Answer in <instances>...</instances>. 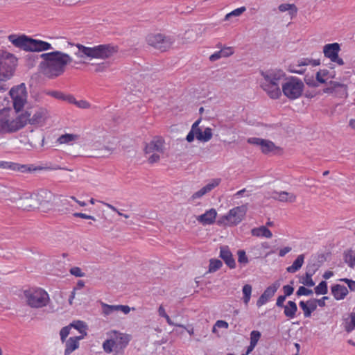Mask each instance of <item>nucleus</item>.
<instances>
[{"label":"nucleus","instance_id":"1","mask_svg":"<svg viewBox=\"0 0 355 355\" xmlns=\"http://www.w3.org/2000/svg\"><path fill=\"white\" fill-rule=\"evenodd\" d=\"M42 61L39 64L41 73L49 78L61 76L66 66L72 62V58L67 53L59 51L44 53L40 55Z\"/></svg>","mask_w":355,"mask_h":355},{"label":"nucleus","instance_id":"2","mask_svg":"<svg viewBox=\"0 0 355 355\" xmlns=\"http://www.w3.org/2000/svg\"><path fill=\"white\" fill-rule=\"evenodd\" d=\"M8 38L15 47L19 48L25 51L42 52L53 49L50 43L33 39L25 35H10Z\"/></svg>","mask_w":355,"mask_h":355},{"label":"nucleus","instance_id":"3","mask_svg":"<svg viewBox=\"0 0 355 355\" xmlns=\"http://www.w3.org/2000/svg\"><path fill=\"white\" fill-rule=\"evenodd\" d=\"M107 339L103 343L102 347L107 354L114 352L116 354L123 351L131 340V336L116 330L106 332Z\"/></svg>","mask_w":355,"mask_h":355},{"label":"nucleus","instance_id":"4","mask_svg":"<svg viewBox=\"0 0 355 355\" xmlns=\"http://www.w3.org/2000/svg\"><path fill=\"white\" fill-rule=\"evenodd\" d=\"M78 51L75 55L79 58L85 56L92 58L106 59L114 55L117 51V46L111 44H101L94 47H86L82 44H77Z\"/></svg>","mask_w":355,"mask_h":355},{"label":"nucleus","instance_id":"5","mask_svg":"<svg viewBox=\"0 0 355 355\" xmlns=\"http://www.w3.org/2000/svg\"><path fill=\"white\" fill-rule=\"evenodd\" d=\"M24 295L26 304L35 309L46 306L50 300L48 293L40 288H31L25 290Z\"/></svg>","mask_w":355,"mask_h":355},{"label":"nucleus","instance_id":"6","mask_svg":"<svg viewBox=\"0 0 355 355\" xmlns=\"http://www.w3.org/2000/svg\"><path fill=\"white\" fill-rule=\"evenodd\" d=\"M17 58L11 53L0 51V81H6L14 75Z\"/></svg>","mask_w":355,"mask_h":355},{"label":"nucleus","instance_id":"7","mask_svg":"<svg viewBox=\"0 0 355 355\" xmlns=\"http://www.w3.org/2000/svg\"><path fill=\"white\" fill-rule=\"evenodd\" d=\"M282 88L284 94L289 99H296L299 98L304 89L303 82L297 78L291 77L286 81L282 83Z\"/></svg>","mask_w":355,"mask_h":355},{"label":"nucleus","instance_id":"8","mask_svg":"<svg viewBox=\"0 0 355 355\" xmlns=\"http://www.w3.org/2000/svg\"><path fill=\"white\" fill-rule=\"evenodd\" d=\"M10 171H19L21 173H30L42 170H60L64 169L59 166H34L33 165L20 164L12 162H2V168Z\"/></svg>","mask_w":355,"mask_h":355},{"label":"nucleus","instance_id":"9","mask_svg":"<svg viewBox=\"0 0 355 355\" xmlns=\"http://www.w3.org/2000/svg\"><path fill=\"white\" fill-rule=\"evenodd\" d=\"M146 42L150 46L161 51H166L171 48L174 40L162 34H150L146 37Z\"/></svg>","mask_w":355,"mask_h":355},{"label":"nucleus","instance_id":"10","mask_svg":"<svg viewBox=\"0 0 355 355\" xmlns=\"http://www.w3.org/2000/svg\"><path fill=\"white\" fill-rule=\"evenodd\" d=\"M10 96L13 101V106L17 112L24 107L27 98V92L24 84L13 87L10 91Z\"/></svg>","mask_w":355,"mask_h":355},{"label":"nucleus","instance_id":"11","mask_svg":"<svg viewBox=\"0 0 355 355\" xmlns=\"http://www.w3.org/2000/svg\"><path fill=\"white\" fill-rule=\"evenodd\" d=\"M247 211L246 205L236 207L230 210L229 213L222 218L223 222L227 221L229 225H236L241 223Z\"/></svg>","mask_w":355,"mask_h":355},{"label":"nucleus","instance_id":"12","mask_svg":"<svg viewBox=\"0 0 355 355\" xmlns=\"http://www.w3.org/2000/svg\"><path fill=\"white\" fill-rule=\"evenodd\" d=\"M14 202L18 208L23 210L31 211L38 208V202L35 200V195L29 193H24L18 198H15Z\"/></svg>","mask_w":355,"mask_h":355},{"label":"nucleus","instance_id":"13","mask_svg":"<svg viewBox=\"0 0 355 355\" xmlns=\"http://www.w3.org/2000/svg\"><path fill=\"white\" fill-rule=\"evenodd\" d=\"M340 50L339 44L332 43L324 46L323 53L326 58H329L331 62L337 63L342 66L344 62L342 58H339L338 53Z\"/></svg>","mask_w":355,"mask_h":355},{"label":"nucleus","instance_id":"14","mask_svg":"<svg viewBox=\"0 0 355 355\" xmlns=\"http://www.w3.org/2000/svg\"><path fill=\"white\" fill-rule=\"evenodd\" d=\"M29 112H31L30 124L32 125L42 123L49 117V112L44 107L31 109Z\"/></svg>","mask_w":355,"mask_h":355},{"label":"nucleus","instance_id":"15","mask_svg":"<svg viewBox=\"0 0 355 355\" xmlns=\"http://www.w3.org/2000/svg\"><path fill=\"white\" fill-rule=\"evenodd\" d=\"M263 80L261 82H270L271 84L282 85V80L284 79L285 73L282 70H269L261 72Z\"/></svg>","mask_w":355,"mask_h":355},{"label":"nucleus","instance_id":"16","mask_svg":"<svg viewBox=\"0 0 355 355\" xmlns=\"http://www.w3.org/2000/svg\"><path fill=\"white\" fill-rule=\"evenodd\" d=\"M144 151L146 155L150 154L151 153H164V140L159 137H154L146 145Z\"/></svg>","mask_w":355,"mask_h":355},{"label":"nucleus","instance_id":"17","mask_svg":"<svg viewBox=\"0 0 355 355\" xmlns=\"http://www.w3.org/2000/svg\"><path fill=\"white\" fill-rule=\"evenodd\" d=\"M248 142L249 144L260 146L261 152L265 154H267L277 148L273 142L261 138H249L248 139Z\"/></svg>","mask_w":355,"mask_h":355},{"label":"nucleus","instance_id":"18","mask_svg":"<svg viewBox=\"0 0 355 355\" xmlns=\"http://www.w3.org/2000/svg\"><path fill=\"white\" fill-rule=\"evenodd\" d=\"M324 93H334L340 97L347 96V87L345 85L336 81H331L329 86L323 89Z\"/></svg>","mask_w":355,"mask_h":355},{"label":"nucleus","instance_id":"19","mask_svg":"<svg viewBox=\"0 0 355 355\" xmlns=\"http://www.w3.org/2000/svg\"><path fill=\"white\" fill-rule=\"evenodd\" d=\"M279 286V282H276L268 286L258 299L257 306L260 307L265 304L275 295Z\"/></svg>","mask_w":355,"mask_h":355},{"label":"nucleus","instance_id":"20","mask_svg":"<svg viewBox=\"0 0 355 355\" xmlns=\"http://www.w3.org/2000/svg\"><path fill=\"white\" fill-rule=\"evenodd\" d=\"M35 197L39 208L52 205L54 196L50 191L42 189L35 195Z\"/></svg>","mask_w":355,"mask_h":355},{"label":"nucleus","instance_id":"21","mask_svg":"<svg viewBox=\"0 0 355 355\" xmlns=\"http://www.w3.org/2000/svg\"><path fill=\"white\" fill-rule=\"evenodd\" d=\"M102 313L105 316L110 315L114 312L121 311L124 314H128L130 308L128 305H109L101 302Z\"/></svg>","mask_w":355,"mask_h":355},{"label":"nucleus","instance_id":"22","mask_svg":"<svg viewBox=\"0 0 355 355\" xmlns=\"http://www.w3.org/2000/svg\"><path fill=\"white\" fill-rule=\"evenodd\" d=\"M280 85L271 84L270 82H261V87L268 94V95L274 99L278 98L281 96Z\"/></svg>","mask_w":355,"mask_h":355},{"label":"nucleus","instance_id":"23","mask_svg":"<svg viewBox=\"0 0 355 355\" xmlns=\"http://www.w3.org/2000/svg\"><path fill=\"white\" fill-rule=\"evenodd\" d=\"M220 257L230 268L234 269L236 268L235 259L228 246L225 245L220 248Z\"/></svg>","mask_w":355,"mask_h":355},{"label":"nucleus","instance_id":"24","mask_svg":"<svg viewBox=\"0 0 355 355\" xmlns=\"http://www.w3.org/2000/svg\"><path fill=\"white\" fill-rule=\"evenodd\" d=\"M87 335V332H84L83 335L79 336L70 337L65 343L64 355L71 354L74 350L78 348L79 341L84 338Z\"/></svg>","mask_w":355,"mask_h":355},{"label":"nucleus","instance_id":"25","mask_svg":"<svg viewBox=\"0 0 355 355\" xmlns=\"http://www.w3.org/2000/svg\"><path fill=\"white\" fill-rule=\"evenodd\" d=\"M21 129L17 119H3L0 121V130L6 132H13Z\"/></svg>","mask_w":355,"mask_h":355},{"label":"nucleus","instance_id":"26","mask_svg":"<svg viewBox=\"0 0 355 355\" xmlns=\"http://www.w3.org/2000/svg\"><path fill=\"white\" fill-rule=\"evenodd\" d=\"M220 182V179H213L211 180L209 183H208L207 185L203 187L202 189H200L199 191L195 192L192 195L193 199H196L201 198L206 193L210 192L212 189H214L215 187H216Z\"/></svg>","mask_w":355,"mask_h":355},{"label":"nucleus","instance_id":"27","mask_svg":"<svg viewBox=\"0 0 355 355\" xmlns=\"http://www.w3.org/2000/svg\"><path fill=\"white\" fill-rule=\"evenodd\" d=\"M220 182V179H213L211 180L209 183H208L207 185L203 187L202 189H200L199 191L195 192L192 195L193 199H196L201 198L206 193L210 192L212 189H214L215 187H216Z\"/></svg>","mask_w":355,"mask_h":355},{"label":"nucleus","instance_id":"28","mask_svg":"<svg viewBox=\"0 0 355 355\" xmlns=\"http://www.w3.org/2000/svg\"><path fill=\"white\" fill-rule=\"evenodd\" d=\"M217 212L214 209H210L205 214L198 216L197 220L203 225H210L214 223Z\"/></svg>","mask_w":355,"mask_h":355},{"label":"nucleus","instance_id":"29","mask_svg":"<svg viewBox=\"0 0 355 355\" xmlns=\"http://www.w3.org/2000/svg\"><path fill=\"white\" fill-rule=\"evenodd\" d=\"M299 304L304 312V316L305 318L311 317L312 312L315 311L317 309V305L315 304L313 299H311L306 302L301 301Z\"/></svg>","mask_w":355,"mask_h":355},{"label":"nucleus","instance_id":"30","mask_svg":"<svg viewBox=\"0 0 355 355\" xmlns=\"http://www.w3.org/2000/svg\"><path fill=\"white\" fill-rule=\"evenodd\" d=\"M273 198L280 202L289 203L295 202L297 198L294 193L286 191L275 192V196Z\"/></svg>","mask_w":355,"mask_h":355},{"label":"nucleus","instance_id":"31","mask_svg":"<svg viewBox=\"0 0 355 355\" xmlns=\"http://www.w3.org/2000/svg\"><path fill=\"white\" fill-rule=\"evenodd\" d=\"M331 293L337 300H340L345 297L348 290L345 286L336 284L331 287Z\"/></svg>","mask_w":355,"mask_h":355},{"label":"nucleus","instance_id":"32","mask_svg":"<svg viewBox=\"0 0 355 355\" xmlns=\"http://www.w3.org/2000/svg\"><path fill=\"white\" fill-rule=\"evenodd\" d=\"M251 234L254 236L257 237H265L270 239L272 236L271 231L266 226H260L259 227H254L251 230Z\"/></svg>","mask_w":355,"mask_h":355},{"label":"nucleus","instance_id":"33","mask_svg":"<svg viewBox=\"0 0 355 355\" xmlns=\"http://www.w3.org/2000/svg\"><path fill=\"white\" fill-rule=\"evenodd\" d=\"M284 308V313L286 317L288 318H293L296 315L297 311V306L295 302L288 301Z\"/></svg>","mask_w":355,"mask_h":355},{"label":"nucleus","instance_id":"34","mask_svg":"<svg viewBox=\"0 0 355 355\" xmlns=\"http://www.w3.org/2000/svg\"><path fill=\"white\" fill-rule=\"evenodd\" d=\"M304 261V254H302L297 256V259L293 261V264L286 268V271L290 273H295L299 270Z\"/></svg>","mask_w":355,"mask_h":355},{"label":"nucleus","instance_id":"35","mask_svg":"<svg viewBox=\"0 0 355 355\" xmlns=\"http://www.w3.org/2000/svg\"><path fill=\"white\" fill-rule=\"evenodd\" d=\"M278 9L281 12L288 11L291 18L296 16L298 10L297 6L293 3H282L278 6Z\"/></svg>","mask_w":355,"mask_h":355},{"label":"nucleus","instance_id":"36","mask_svg":"<svg viewBox=\"0 0 355 355\" xmlns=\"http://www.w3.org/2000/svg\"><path fill=\"white\" fill-rule=\"evenodd\" d=\"M46 94L56 98L62 100L67 102H73L74 97L71 95H65L62 92L59 91H49L46 92Z\"/></svg>","mask_w":355,"mask_h":355},{"label":"nucleus","instance_id":"37","mask_svg":"<svg viewBox=\"0 0 355 355\" xmlns=\"http://www.w3.org/2000/svg\"><path fill=\"white\" fill-rule=\"evenodd\" d=\"M78 139V136L74 134H64L60 136L57 142L60 144H69Z\"/></svg>","mask_w":355,"mask_h":355},{"label":"nucleus","instance_id":"38","mask_svg":"<svg viewBox=\"0 0 355 355\" xmlns=\"http://www.w3.org/2000/svg\"><path fill=\"white\" fill-rule=\"evenodd\" d=\"M31 116V112H29V110H26L16 118L21 128H24L27 123H30Z\"/></svg>","mask_w":355,"mask_h":355},{"label":"nucleus","instance_id":"39","mask_svg":"<svg viewBox=\"0 0 355 355\" xmlns=\"http://www.w3.org/2000/svg\"><path fill=\"white\" fill-rule=\"evenodd\" d=\"M309 64L313 67L318 66L320 64V60L319 59L302 58L297 61V67L307 66Z\"/></svg>","mask_w":355,"mask_h":355},{"label":"nucleus","instance_id":"40","mask_svg":"<svg viewBox=\"0 0 355 355\" xmlns=\"http://www.w3.org/2000/svg\"><path fill=\"white\" fill-rule=\"evenodd\" d=\"M223 266L220 260L216 259H211L209 260V272H214L219 270Z\"/></svg>","mask_w":355,"mask_h":355},{"label":"nucleus","instance_id":"41","mask_svg":"<svg viewBox=\"0 0 355 355\" xmlns=\"http://www.w3.org/2000/svg\"><path fill=\"white\" fill-rule=\"evenodd\" d=\"M243 293V302L245 305H248L251 297L252 286L250 284H245L243 286L242 289Z\"/></svg>","mask_w":355,"mask_h":355},{"label":"nucleus","instance_id":"42","mask_svg":"<svg viewBox=\"0 0 355 355\" xmlns=\"http://www.w3.org/2000/svg\"><path fill=\"white\" fill-rule=\"evenodd\" d=\"M320 265L317 261H310L308 263L306 267V272L309 273L311 275H314L315 273L320 268Z\"/></svg>","mask_w":355,"mask_h":355},{"label":"nucleus","instance_id":"43","mask_svg":"<svg viewBox=\"0 0 355 355\" xmlns=\"http://www.w3.org/2000/svg\"><path fill=\"white\" fill-rule=\"evenodd\" d=\"M312 277L313 275L305 272L304 275L301 277L300 279V283L306 286L312 287L315 285V282H313Z\"/></svg>","mask_w":355,"mask_h":355},{"label":"nucleus","instance_id":"44","mask_svg":"<svg viewBox=\"0 0 355 355\" xmlns=\"http://www.w3.org/2000/svg\"><path fill=\"white\" fill-rule=\"evenodd\" d=\"M69 326L70 328H74L80 331V333L84 334L85 331L86 325L84 322L80 320H76L69 324Z\"/></svg>","mask_w":355,"mask_h":355},{"label":"nucleus","instance_id":"45","mask_svg":"<svg viewBox=\"0 0 355 355\" xmlns=\"http://www.w3.org/2000/svg\"><path fill=\"white\" fill-rule=\"evenodd\" d=\"M315 293L317 295H325L328 292L327 284L325 281H322L315 288Z\"/></svg>","mask_w":355,"mask_h":355},{"label":"nucleus","instance_id":"46","mask_svg":"<svg viewBox=\"0 0 355 355\" xmlns=\"http://www.w3.org/2000/svg\"><path fill=\"white\" fill-rule=\"evenodd\" d=\"M200 123V119L197 120L191 126V130L193 131L194 135L196 137V139L199 141H200L202 131L199 128V123Z\"/></svg>","mask_w":355,"mask_h":355},{"label":"nucleus","instance_id":"47","mask_svg":"<svg viewBox=\"0 0 355 355\" xmlns=\"http://www.w3.org/2000/svg\"><path fill=\"white\" fill-rule=\"evenodd\" d=\"M39 58H41L40 57V55H28L26 57V64L28 67H33L37 63Z\"/></svg>","mask_w":355,"mask_h":355},{"label":"nucleus","instance_id":"48","mask_svg":"<svg viewBox=\"0 0 355 355\" xmlns=\"http://www.w3.org/2000/svg\"><path fill=\"white\" fill-rule=\"evenodd\" d=\"M246 10V8L245 6L236 8L230 13L227 14L225 16V19L228 20L232 17H238L243 14Z\"/></svg>","mask_w":355,"mask_h":355},{"label":"nucleus","instance_id":"49","mask_svg":"<svg viewBox=\"0 0 355 355\" xmlns=\"http://www.w3.org/2000/svg\"><path fill=\"white\" fill-rule=\"evenodd\" d=\"M212 137V130L210 128H206L202 133L200 141L207 142Z\"/></svg>","mask_w":355,"mask_h":355},{"label":"nucleus","instance_id":"50","mask_svg":"<svg viewBox=\"0 0 355 355\" xmlns=\"http://www.w3.org/2000/svg\"><path fill=\"white\" fill-rule=\"evenodd\" d=\"M329 73V71L327 69H322L320 70L316 73V80L320 83H324L326 82V80L324 79V77L327 76Z\"/></svg>","mask_w":355,"mask_h":355},{"label":"nucleus","instance_id":"51","mask_svg":"<svg viewBox=\"0 0 355 355\" xmlns=\"http://www.w3.org/2000/svg\"><path fill=\"white\" fill-rule=\"evenodd\" d=\"M238 254V261L239 263L247 264L249 261L248 257L246 256V253L243 250H239L237 252Z\"/></svg>","mask_w":355,"mask_h":355},{"label":"nucleus","instance_id":"52","mask_svg":"<svg viewBox=\"0 0 355 355\" xmlns=\"http://www.w3.org/2000/svg\"><path fill=\"white\" fill-rule=\"evenodd\" d=\"M71 329L70 328V327L67 325L66 327H62L60 331V340L62 343L67 340L66 338L70 334Z\"/></svg>","mask_w":355,"mask_h":355},{"label":"nucleus","instance_id":"53","mask_svg":"<svg viewBox=\"0 0 355 355\" xmlns=\"http://www.w3.org/2000/svg\"><path fill=\"white\" fill-rule=\"evenodd\" d=\"M345 261L348 264V266L353 268L355 265V255L353 252H349V254H345Z\"/></svg>","mask_w":355,"mask_h":355},{"label":"nucleus","instance_id":"54","mask_svg":"<svg viewBox=\"0 0 355 355\" xmlns=\"http://www.w3.org/2000/svg\"><path fill=\"white\" fill-rule=\"evenodd\" d=\"M351 320L349 323H347L345 326V330L347 332L352 331L354 329H355V312H352L350 314Z\"/></svg>","mask_w":355,"mask_h":355},{"label":"nucleus","instance_id":"55","mask_svg":"<svg viewBox=\"0 0 355 355\" xmlns=\"http://www.w3.org/2000/svg\"><path fill=\"white\" fill-rule=\"evenodd\" d=\"M261 338V333L259 331L254 330L250 333V343L257 345L259 338Z\"/></svg>","mask_w":355,"mask_h":355},{"label":"nucleus","instance_id":"56","mask_svg":"<svg viewBox=\"0 0 355 355\" xmlns=\"http://www.w3.org/2000/svg\"><path fill=\"white\" fill-rule=\"evenodd\" d=\"M312 294H313V291L311 289L306 288L304 286H300L298 290L296 292V295L297 296H301V295L308 296V295H311Z\"/></svg>","mask_w":355,"mask_h":355},{"label":"nucleus","instance_id":"57","mask_svg":"<svg viewBox=\"0 0 355 355\" xmlns=\"http://www.w3.org/2000/svg\"><path fill=\"white\" fill-rule=\"evenodd\" d=\"M70 273L77 277H83L85 276V273L82 272V270L79 267H72L70 270Z\"/></svg>","mask_w":355,"mask_h":355},{"label":"nucleus","instance_id":"58","mask_svg":"<svg viewBox=\"0 0 355 355\" xmlns=\"http://www.w3.org/2000/svg\"><path fill=\"white\" fill-rule=\"evenodd\" d=\"M69 103H72V104H75L78 107L83 108V109H87L90 107V104L87 101H83V100L77 101L75 98H74L73 102H69Z\"/></svg>","mask_w":355,"mask_h":355},{"label":"nucleus","instance_id":"59","mask_svg":"<svg viewBox=\"0 0 355 355\" xmlns=\"http://www.w3.org/2000/svg\"><path fill=\"white\" fill-rule=\"evenodd\" d=\"M304 81L306 83V85H308L310 87H318V82L317 81V80H314L313 76H306L304 78Z\"/></svg>","mask_w":355,"mask_h":355},{"label":"nucleus","instance_id":"60","mask_svg":"<svg viewBox=\"0 0 355 355\" xmlns=\"http://www.w3.org/2000/svg\"><path fill=\"white\" fill-rule=\"evenodd\" d=\"M160 156L158 153H151L150 155L148 157V161L150 164L157 163L159 161Z\"/></svg>","mask_w":355,"mask_h":355},{"label":"nucleus","instance_id":"61","mask_svg":"<svg viewBox=\"0 0 355 355\" xmlns=\"http://www.w3.org/2000/svg\"><path fill=\"white\" fill-rule=\"evenodd\" d=\"M233 53L234 51L231 47L223 48L220 50V54H222L223 58L229 57Z\"/></svg>","mask_w":355,"mask_h":355},{"label":"nucleus","instance_id":"62","mask_svg":"<svg viewBox=\"0 0 355 355\" xmlns=\"http://www.w3.org/2000/svg\"><path fill=\"white\" fill-rule=\"evenodd\" d=\"M284 295L288 297L293 294L294 288L291 285H285L283 286Z\"/></svg>","mask_w":355,"mask_h":355},{"label":"nucleus","instance_id":"63","mask_svg":"<svg viewBox=\"0 0 355 355\" xmlns=\"http://www.w3.org/2000/svg\"><path fill=\"white\" fill-rule=\"evenodd\" d=\"M73 216L77 217V218H84V219H90V220H96V218L94 216H90V215H87L85 214L80 213V212L74 213Z\"/></svg>","mask_w":355,"mask_h":355},{"label":"nucleus","instance_id":"64","mask_svg":"<svg viewBox=\"0 0 355 355\" xmlns=\"http://www.w3.org/2000/svg\"><path fill=\"white\" fill-rule=\"evenodd\" d=\"M286 298V296H285L284 295H279L277 299V302H276L277 306L281 307V308L284 306L285 305L284 304V302Z\"/></svg>","mask_w":355,"mask_h":355}]
</instances>
